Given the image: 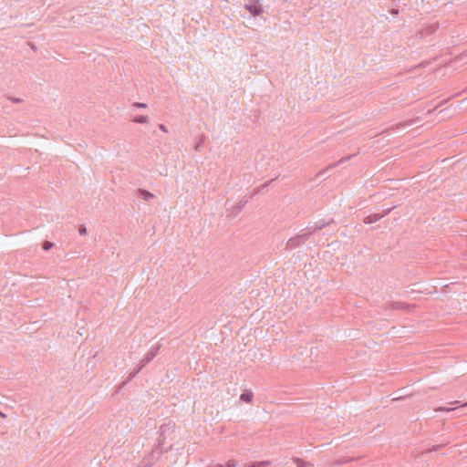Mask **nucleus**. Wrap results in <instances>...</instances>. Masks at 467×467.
I'll use <instances>...</instances> for the list:
<instances>
[{
  "label": "nucleus",
  "mask_w": 467,
  "mask_h": 467,
  "mask_svg": "<svg viewBox=\"0 0 467 467\" xmlns=\"http://www.w3.org/2000/svg\"><path fill=\"white\" fill-rule=\"evenodd\" d=\"M293 358L302 362L305 366H311L320 360L317 352H299V354L294 356Z\"/></svg>",
  "instance_id": "f257e3e1"
},
{
  "label": "nucleus",
  "mask_w": 467,
  "mask_h": 467,
  "mask_svg": "<svg viewBox=\"0 0 467 467\" xmlns=\"http://www.w3.org/2000/svg\"><path fill=\"white\" fill-rule=\"evenodd\" d=\"M439 28V23L437 22H431V23H426L421 26L420 29L416 32V37H419L420 39H424L432 34H434Z\"/></svg>",
  "instance_id": "f03ea898"
},
{
  "label": "nucleus",
  "mask_w": 467,
  "mask_h": 467,
  "mask_svg": "<svg viewBox=\"0 0 467 467\" xmlns=\"http://www.w3.org/2000/svg\"><path fill=\"white\" fill-rule=\"evenodd\" d=\"M393 208L394 207L388 208V209L384 210L381 213H374V214L368 215L364 218L363 222L366 224H370L375 222H378L384 216L388 215L393 210Z\"/></svg>",
  "instance_id": "7ed1b4c3"
},
{
  "label": "nucleus",
  "mask_w": 467,
  "mask_h": 467,
  "mask_svg": "<svg viewBox=\"0 0 467 467\" xmlns=\"http://www.w3.org/2000/svg\"><path fill=\"white\" fill-rule=\"evenodd\" d=\"M245 9H247L254 16H258L263 13V8L260 5L259 1L246 5Z\"/></svg>",
  "instance_id": "20e7f679"
},
{
  "label": "nucleus",
  "mask_w": 467,
  "mask_h": 467,
  "mask_svg": "<svg viewBox=\"0 0 467 467\" xmlns=\"http://www.w3.org/2000/svg\"><path fill=\"white\" fill-rule=\"evenodd\" d=\"M253 398H254V394H253V392H252V391H250V390H246V391H244V393H242V394H241V396H240V400H241L242 401L246 402V403H250V402H252Z\"/></svg>",
  "instance_id": "39448f33"
},
{
  "label": "nucleus",
  "mask_w": 467,
  "mask_h": 467,
  "mask_svg": "<svg viewBox=\"0 0 467 467\" xmlns=\"http://www.w3.org/2000/svg\"><path fill=\"white\" fill-rule=\"evenodd\" d=\"M307 239V234H303L301 236H298L296 238H294V239H290L289 242H288V244L293 247L295 246L296 244H297L300 241H303L305 242L306 240Z\"/></svg>",
  "instance_id": "423d86ee"
},
{
  "label": "nucleus",
  "mask_w": 467,
  "mask_h": 467,
  "mask_svg": "<svg viewBox=\"0 0 467 467\" xmlns=\"http://www.w3.org/2000/svg\"><path fill=\"white\" fill-rule=\"evenodd\" d=\"M139 194L140 197H142L145 201H149L154 197V195L148 192L147 190L140 189L139 190Z\"/></svg>",
  "instance_id": "0eeeda50"
},
{
  "label": "nucleus",
  "mask_w": 467,
  "mask_h": 467,
  "mask_svg": "<svg viewBox=\"0 0 467 467\" xmlns=\"http://www.w3.org/2000/svg\"><path fill=\"white\" fill-rule=\"evenodd\" d=\"M135 123L145 124L149 122V118L145 115L136 116L132 119Z\"/></svg>",
  "instance_id": "6e6552de"
},
{
  "label": "nucleus",
  "mask_w": 467,
  "mask_h": 467,
  "mask_svg": "<svg viewBox=\"0 0 467 467\" xmlns=\"http://www.w3.org/2000/svg\"><path fill=\"white\" fill-rule=\"evenodd\" d=\"M392 308H393V309L405 310V309H409V308H410V306H409V305H406L405 303L396 302V303H393V305H392Z\"/></svg>",
  "instance_id": "1a4fd4ad"
},
{
  "label": "nucleus",
  "mask_w": 467,
  "mask_h": 467,
  "mask_svg": "<svg viewBox=\"0 0 467 467\" xmlns=\"http://www.w3.org/2000/svg\"><path fill=\"white\" fill-rule=\"evenodd\" d=\"M296 462L297 467H312L313 466L312 463L305 462L304 461H302L300 459H296Z\"/></svg>",
  "instance_id": "9d476101"
},
{
  "label": "nucleus",
  "mask_w": 467,
  "mask_h": 467,
  "mask_svg": "<svg viewBox=\"0 0 467 467\" xmlns=\"http://www.w3.org/2000/svg\"><path fill=\"white\" fill-rule=\"evenodd\" d=\"M53 246H54V244H53V243H51V242H49V241H45V242L43 243V249H44L45 251H48V250H50Z\"/></svg>",
  "instance_id": "9b49d317"
},
{
  "label": "nucleus",
  "mask_w": 467,
  "mask_h": 467,
  "mask_svg": "<svg viewBox=\"0 0 467 467\" xmlns=\"http://www.w3.org/2000/svg\"><path fill=\"white\" fill-rule=\"evenodd\" d=\"M133 107H136V108H140V109H145L147 108V104L145 103H142V102H135L133 103L132 105Z\"/></svg>",
  "instance_id": "f8f14e48"
},
{
  "label": "nucleus",
  "mask_w": 467,
  "mask_h": 467,
  "mask_svg": "<svg viewBox=\"0 0 467 467\" xmlns=\"http://www.w3.org/2000/svg\"><path fill=\"white\" fill-rule=\"evenodd\" d=\"M159 129H160L162 132H164V133H167V132H168V129H167V127H166L165 125H163V124H160V125H159Z\"/></svg>",
  "instance_id": "ddd939ff"
},
{
  "label": "nucleus",
  "mask_w": 467,
  "mask_h": 467,
  "mask_svg": "<svg viewBox=\"0 0 467 467\" xmlns=\"http://www.w3.org/2000/svg\"><path fill=\"white\" fill-rule=\"evenodd\" d=\"M225 467H235V462L234 461H229L226 462Z\"/></svg>",
  "instance_id": "4468645a"
},
{
  "label": "nucleus",
  "mask_w": 467,
  "mask_h": 467,
  "mask_svg": "<svg viewBox=\"0 0 467 467\" xmlns=\"http://www.w3.org/2000/svg\"><path fill=\"white\" fill-rule=\"evenodd\" d=\"M436 410H439V411H451V410H452V409H451V408H440V409H437Z\"/></svg>",
  "instance_id": "2eb2a0df"
},
{
  "label": "nucleus",
  "mask_w": 467,
  "mask_h": 467,
  "mask_svg": "<svg viewBox=\"0 0 467 467\" xmlns=\"http://www.w3.org/2000/svg\"><path fill=\"white\" fill-rule=\"evenodd\" d=\"M86 233H87V229H86V227H82V228H80V229H79V234H80L81 235L85 234Z\"/></svg>",
  "instance_id": "dca6fc26"
},
{
  "label": "nucleus",
  "mask_w": 467,
  "mask_h": 467,
  "mask_svg": "<svg viewBox=\"0 0 467 467\" xmlns=\"http://www.w3.org/2000/svg\"><path fill=\"white\" fill-rule=\"evenodd\" d=\"M12 101L15 103H20V102H22V99H18V98L17 99L14 98V99H12Z\"/></svg>",
  "instance_id": "f3484780"
},
{
  "label": "nucleus",
  "mask_w": 467,
  "mask_h": 467,
  "mask_svg": "<svg viewBox=\"0 0 467 467\" xmlns=\"http://www.w3.org/2000/svg\"><path fill=\"white\" fill-rule=\"evenodd\" d=\"M390 13H391L392 15L396 16V15H398V14H399V10H398V9H392V10L390 11Z\"/></svg>",
  "instance_id": "a211bd4d"
},
{
  "label": "nucleus",
  "mask_w": 467,
  "mask_h": 467,
  "mask_svg": "<svg viewBox=\"0 0 467 467\" xmlns=\"http://www.w3.org/2000/svg\"><path fill=\"white\" fill-rule=\"evenodd\" d=\"M195 150L197 151H200L201 150V143H198L196 146H195Z\"/></svg>",
  "instance_id": "6ab92c4d"
},
{
  "label": "nucleus",
  "mask_w": 467,
  "mask_h": 467,
  "mask_svg": "<svg viewBox=\"0 0 467 467\" xmlns=\"http://www.w3.org/2000/svg\"><path fill=\"white\" fill-rule=\"evenodd\" d=\"M263 465H267V463H265V462H261V463H260V466H263Z\"/></svg>",
  "instance_id": "aec40b11"
},
{
  "label": "nucleus",
  "mask_w": 467,
  "mask_h": 467,
  "mask_svg": "<svg viewBox=\"0 0 467 467\" xmlns=\"http://www.w3.org/2000/svg\"><path fill=\"white\" fill-rule=\"evenodd\" d=\"M463 406H467V402L465 404H463Z\"/></svg>",
  "instance_id": "412c9836"
}]
</instances>
